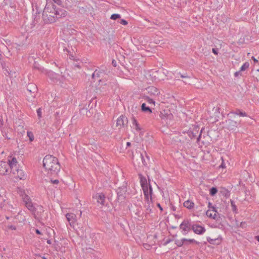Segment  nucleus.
I'll return each instance as SVG.
<instances>
[{
	"mask_svg": "<svg viewBox=\"0 0 259 259\" xmlns=\"http://www.w3.org/2000/svg\"><path fill=\"white\" fill-rule=\"evenodd\" d=\"M43 166L51 174H57L60 169L58 159L51 155H47L45 157Z\"/></svg>",
	"mask_w": 259,
	"mask_h": 259,
	"instance_id": "1",
	"label": "nucleus"
},
{
	"mask_svg": "<svg viewBox=\"0 0 259 259\" xmlns=\"http://www.w3.org/2000/svg\"><path fill=\"white\" fill-rule=\"evenodd\" d=\"M49 12L48 8H45L43 12V17L45 19L48 17V21L50 23L54 22L56 18L65 17L67 14V12L63 9L58 8L54 9L53 12H50L49 15L47 14Z\"/></svg>",
	"mask_w": 259,
	"mask_h": 259,
	"instance_id": "2",
	"label": "nucleus"
},
{
	"mask_svg": "<svg viewBox=\"0 0 259 259\" xmlns=\"http://www.w3.org/2000/svg\"><path fill=\"white\" fill-rule=\"evenodd\" d=\"M45 74L54 82L60 84L64 81L65 78L63 75H60L52 71H45Z\"/></svg>",
	"mask_w": 259,
	"mask_h": 259,
	"instance_id": "3",
	"label": "nucleus"
},
{
	"mask_svg": "<svg viewBox=\"0 0 259 259\" xmlns=\"http://www.w3.org/2000/svg\"><path fill=\"white\" fill-rule=\"evenodd\" d=\"M193 223H192L190 220H184L180 225V228L182 230L183 235H186L192 229Z\"/></svg>",
	"mask_w": 259,
	"mask_h": 259,
	"instance_id": "4",
	"label": "nucleus"
},
{
	"mask_svg": "<svg viewBox=\"0 0 259 259\" xmlns=\"http://www.w3.org/2000/svg\"><path fill=\"white\" fill-rule=\"evenodd\" d=\"M146 92L144 95H148L151 97H156L160 94L159 90L155 87H149L145 89Z\"/></svg>",
	"mask_w": 259,
	"mask_h": 259,
	"instance_id": "5",
	"label": "nucleus"
},
{
	"mask_svg": "<svg viewBox=\"0 0 259 259\" xmlns=\"http://www.w3.org/2000/svg\"><path fill=\"white\" fill-rule=\"evenodd\" d=\"M12 176L15 179H18L20 180H24L26 178V176L24 172L22 169H18L17 168L13 169L10 171Z\"/></svg>",
	"mask_w": 259,
	"mask_h": 259,
	"instance_id": "6",
	"label": "nucleus"
},
{
	"mask_svg": "<svg viewBox=\"0 0 259 259\" xmlns=\"http://www.w3.org/2000/svg\"><path fill=\"white\" fill-rule=\"evenodd\" d=\"M239 124V122L237 120L229 119L226 121L225 126L228 129L230 130H233L238 126Z\"/></svg>",
	"mask_w": 259,
	"mask_h": 259,
	"instance_id": "7",
	"label": "nucleus"
},
{
	"mask_svg": "<svg viewBox=\"0 0 259 259\" xmlns=\"http://www.w3.org/2000/svg\"><path fill=\"white\" fill-rule=\"evenodd\" d=\"M23 200L25 203V206L30 211L32 212H34L35 211V208L31 202V199L28 195H25L23 197Z\"/></svg>",
	"mask_w": 259,
	"mask_h": 259,
	"instance_id": "8",
	"label": "nucleus"
},
{
	"mask_svg": "<svg viewBox=\"0 0 259 259\" xmlns=\"http://www.w3.org/2000/svg\"><path fill=\"white\" fill-rule=\"evenodd\" d=\"M9 165L8 162L0 161V175H6L8 174Z\"/></svg>",
	"mask_w": 259,
	"mask_h": 259,
	"instance_id": "9",
	"label": "nucleus"
},
{
	"mask_svg": "<svg viewBox=\"0 0 259 259\" xmlns=\"http://www.w3.org/2000/svg\"><path fill=\"white\" fill-rule=\"evenodd\" d=\"M126 192V188L125 186H122L119 187L117 190V194L118 196V200L122 202L125 198V194Z\"/></svg>",
	"mask_w": 259,
	"mask_h": 259,
	"instance_id": "10",
	"label": "nucleus"
},
{
	"mask_svg": "<svg viewBox=\"0 0 259 259\" xmlns=\"http://www.w3.org/2000/svg\"><path fill=\"white\" fill-rule=\"evenodd\" d=\"M142 188L143 191L145 199H149L150 196L152 197L151 195L152 193V188L149 182L148 186H143Z\"/></svg>",
	"mask_w": 259,
	"mask_h": 259,
	"instance_id": "11",
	"label": "nucleus"
},
{
	"mask_svg": "<svg viewBox=\"0 0 259 259\" xmlns=\"http://www.w3.org/2000/svg\"><path fill=\"white\" fill-rule=\"evenodd\" d=\"M67 220L69 223L71 227H74L75 223L76 222V215L73 213H67L66 214Z\"/></svg>",
	"mask_w": 259,
	"mask_h": 259,
	"instance_id": "12",
	"label": "nucleus"
},
{
	"mask_svg": "<svg viewBox=\"0 0 259 259\" xmlns=\"http://www.w3.org/2000/svg\"><path fill=\"white\" fill-rule=\"evenodd\" d=\"M192 230L195 234L198 235L202 234L205 232V229L204 227H202L198 224L194 223L192 226Z\"/></svg>",
	"mask_w": 259,
	"mask_h": 259,
	"instance_id": "13",
	"label": "nucleus"
},
{
	"mask_svg": "<svg viewBox=\"0 0 259 259\" xmlns=\"http://www.w3.org/2000/svg\"><path fill=\"white\" fill-rule=\"evenodd\" d=\"M199 130V126L198 125H195L193 126V128H190L187 133L189 137L192 139L197 136Z\"/></svg>",
	"mask_w": 259,
	"mask_h": 259,
	"instance_id": "14",
	"label": "nucleus"
},
{
	"mask_svg": "<svg viewBox=\"0 0 259 259\" xmlns=\"http://www.w3.org/2000/svg\"><path fill=\"white\" fill-rule=\"evenodd\" d=\"M236 115L244 117L247 116V114L245 112L241 111L239 109H236L235 111H231L228 114V116H229L231 118H235Z\"/></svg>",
	"mask_w": 259,
	"mask_h": 259,
	"instance_id": "15",
	"label": "nucleus"
},
{
	"mask_svg": "<svg viewBox=\"0 0 259 259\" xmlns=\"http://www.w3.org/2000/svg\"><path fill=\"white\" fill-rule=\"evenodd\" d=\"M93 198L97 199V202L100 203L102 206L104 205L105 201V196L103 193H97Z\"/></svg>",
	"mask_w": 259,
	"mask_h": 259,
	"instance_id": "16",
	"label": "nucleus"
},
{
	"mask_svg": "<svg viewBox=\"0 0 259 259\" xmlns=\"http://www.w3.org/2000/svg\"><path fill=\"white\" fill-rule=\"evenodd\" d=\"M125 122L127 123V118L125 116L121 115L117 119L116 126H119V128H120L124 125Z\"/></svg>",
	"mask_w": 259,
	"mask_h": 259,
	"instance_id": "17",
	"label": "nucleus"
},
{
	"mask_svg": "<svg viewBox=\"0 0 259 259\" xmlns=\"http://www.w3.org/2000/svg\"><path fill=\"white\" fill-rule=\"evenodd\" d=\"M146 202L145 205V207L146 208V213H150L152 211V207H153L152 205V197H150L149 199H145Z\"/></svg>",
	"mask_w": 259,
	"mask_h": 259,
	"instance_id": "18",
	"label": "nucleus"
},
{
	"mask_svg": "<svg viewBox=\"0 0 259 259\" xmlns=\"http://www.w3.org/2000/svg\"><path fill=\"white\" fill-rule=\"evenodd\" d=\"M9 165V168H10L11 171L13 170L17 167V164L18 163L17 159L15 157H13L11 159H8L7 161Z\"/></svg>",
	"mask_w": 259,
	"mask_h": 259,
	"instance_id": "19",
	"label": "nucleus"
},
{
	"mask_svg": "<svg viewBox=\"0 0 259 259\" xmlns=\"http://www.w3.org/2000/svg\"><path fill=\"white\" fill-rule=\"evenodd\" d=\"M139 177L140 179V184L141 187L148 186L147 180L145 177H144L141 174H139Z\"/></svg>",
	"mask_w": 259,
	"mask_h": 259,
	"instance_id": "20",
	"label": "nucleus"
},
{
	"mask_svg": "<svg viewBox=\"0 0 259 259\" xmlns=\"http://www.w3.org/2000/svg\"><path fill=\"white\" fill-rule=\"evenodd\" d=\"M184 206L189 209H191L194 207V203L191 201L187 200L184 202Z\"/></svg>",
	"mask_w": 259,
	"mask_h": 259,
	"instance_id": "21",
	"label": "nucleus"
},
{
	"mask_svg": "<svg viewBox=\"0 0 259 259\" xmlns=\"http://www.w3.org/2000/svg\"><path fill=\"white\" fill-rule=\"evenodd\" d=\"M145 155L146 156V158H144V155L142 153L140 154V156H141V158L143 165L145 166H147L148 164V161H149V157L148 156H147V155L146 153H145Z\"/></svg>",
	"mask_w": 259,
	"mask_h": 259,
	"instance_id": "22",
	"label": "nucleus"
},
{
	"mask_svg": "<svg viewBox=\"0 0 259 259\" xmlns=\"http://www.w3.org/2000/svg\"><path fill=\"white\" fill-rule=\"evenodd\" d=\"M186 240H187V239H185V238H183L181 240H176L175 241V243L178 246L181 247L183 244H185V245L188 244V243H185V241H186Z\"/></svg>",
	"mask_w": 259,
	"mask_h": 259,
	"instance_id": "23",
	"label": "nucleus"
},
{
	"mask_svg": "<svg viewBox=\"0 0 259 259\" xmlns=\"http://www.w3.org/2000/svg\"><path fill=\"white\" fill-rule=\"evenodd\" d=\"M144 98L149 104H153V105H155V97H151L148 95H144Z\"/></svg>",
	"mask_w": 259,
	"mask_h": 259,
	"instance_id": "24",
	"label": "nucleus"
},
{
	"mask_svg": "<svg viewBox=\"0 0 259 259\" xmlns=\"http://www.w3.org/2000/svg\"><path fill=\"white\" fill-rule=\"evenodd\" d=\"M27 90L30 93H35L36 91V86L33 84H29L27 86Z\"/></svg>",
	"mask_w": 259,
	"mask_h": 259,
	"instance_id": "25",
	"label": "nucleus"
},
{
	"mask_svg": "<svg viewBox=\"0 0 259 259\" xmlns=\"http://www.w3.org/2000/svg\"><path fill=\"white\" fill-rule=\"evenodd\" d=\"M141 110L143 112L151 113L152 111L150 107L146 106L145 103H143L141 106Z\"/></svg>",
	"mask_w": 259,
	"mask_h": 259,
	"instance_id": "26",
	"label": "nucleus"
},
{
	"mask_svg": "<svg viewBox=\"0 0 259 259\" xmlns=\"http://www.w3.org/2000/svg\"><path fill=\"white\" fill-rule=\"evenodd\" d=\"M221 193L222 194L223 196H224L226 198H228L230 196V192L225 188H222L221 190Z\"/></svg>",
	"mask_w": 259,
	"mask_h": 259,
	"instance_id": "27",
	"label": "nucleus"
},
{
	"mask_svg": "<svg viewBox=\"0 0 259 259\" xmlns=\"http://www.w3.org/2000/svg\"><path fill=\"white\" fill-rule=\"evenodd\" d=\"M214 208L213 207V210L212 211L214 212V214H212V213H211V211H209V210H207L206 212V214L207 215V216L210 217V218H212L213 219H215V215H216V211L214 210Z\"/></svg>",
	"mask_w": 259,
	"mask_h": 259,
	"instance_id": "28",
	"label": "nucleus"
},
{
	"mask_svg": "<svg viewBox=\"0 0 259 259\" xmlns=\"http://www.w3.org/2000/svg\"><path fill=\"white\" fill-rule=\"evenodd\" d=\"M249 64L248 62H245L240 68V69L239 71H245L247 68L249 67Z\"/></svg>",
	"mask_w": 259,
	"mask_h": 259,
	"instance_id": "29",
	"label": "nucleus"
},
{
	"mask_svg": "<svg viewBox=\"0 0 259 259\" xmlns=\"http://www.w3.org/2000/svg\"><path fill=\"white\" fill-rule=\"evenodd\" d=\"M231 205L232 207V210L233 212L237 213V206H236L233 200H231Z\"/></svg>",
	"mask_w": 259,
	"mask_h": 259,
	"instance_id": "30",
	"label": "nucleus"
},
{
	"mask_svg": "<svg viewBox=\"0 0 259 259\" xmlns=\"http://www.w3.org/2000/svg\"><path fill=\"white\" fill-rule=\"evenodd\" d=\"M217 192H218V190H217V188H215V187H212L210 189V192L209 193H210V194L211 196H214V195L216 194Z\"/></svg>",
	"mask_w": 259,
	"mask_h": 259,
	"instance_id": "31",
	"label": "nucleus"
},
{
	"mask_svg": "<svg viewBox=\"0 0 259 259\" xmlns=\"http://www.w3.org/2000/svg\"><path fill=\"white\" fill-rule=\"evenodd\" d=\"M101 72L98 70H96L92 74V77L93 78H95L96 77H100V73Z\"/></svg>",
	"mask_w": 259,
	"mask_h": 259,
	"instance_id": "32",
	"label": "nucleus"
},
{
	"mask_svg": "<svg viewBox=\"0 0 259 259\" xmlns=\"http://www.w3.org/2000/svg\"><path fill=\"white\" fill-rule=\"evenodd\" d=\"M120 18V15L118 14H113L111 16L110 19L112 20H116Z\"/></svg>",
	"mask_w": 259,
	"mask_h": 259,
	"instance_id": "33",
	"label": "nucleus"
},
{
	"mask_svg": "<svg viewBox=\"0 0 259 259\" xmlns=\"http://www.w3.org/2000/svg\"><path fill=\"white\" fill-rule=\"evenodd\" d=\"M27 136L29 138L30 141H33L34 140V136L33 134L31 132H27Z\"/></svg>",
	"mask_w": 259,
	"mask_h": 259,
	"instance_id": "34",
	"label": "nucleus"
},
{
	"mask_svg": "<svg viewBox=\"0 0 259 259\" xmlns=\"http://www.w3.org/2000/svg\"><path fill=\"white\" fill-rule=\"evenodd\" d=\"M187 242L189 243H195L196 244H198L199 243L198 242H197L196 240H195L194 239H187V240L185 241V243H187Z\"/></svg>",
	"mask_w": 259,
	"mask_h": 259,
	"instance_id": "35",
	"label": "nucleus"
},
{
	"mask_svg": "<svg viewBox=\"0 0 259 259\" xmlns=\"http://www.w3.org/2000/svg\"><path fill=\"white\" fill-rule=\"evenodd\" d=\"M36 111L38 118H40L41 117V109L39 108Z\"/></svg>",
	"mask_w": 259,
	"mask_h": 259,
	"instance_id": "36",
	"label": "nucleus"
},
{
	"mask_svg": "<svg viewBox=\"0 0 259 259\" xmlns=\"http://www.w3.org/2000/svg\"><path fill=\"white\" fill-rule=\"evenodd\" d=\"M221 160H222V162L221 164L220 165V167L225 168L226 167V164L225 163L223 157H221Z\"/></svg>",
	"mask_w": 259,
	"mask_h": 259,
	"instance_id": "37",
	"label": "nucleus"
},
{
	"mask_svg": "<svg viewBox=\"0 0 259 259\" xmlns=\"http://www.w3.org/2000/svg\"><path fill=\"white\" fill-rule=\"evenodd\" d=\"M119 23L124 25L127 24V22L124 19H121Z\"/></svg>",
	"mask_w": 259,
	"mask_h": 259,
	"instance_id": "38",
	"label": "nucleus"
},
{
	"mask_svg": "<svg viewBox=\"0 0 259 259\" xmlns=\"http://www.w3.org/2000/svg\"><path fill=\"white\" fill-rule=\"evenodd\" d=\"M8 228L10 230H15L16 229V227L13 225H10L8 226Z\"/></svg>",
	"mask_w": 259,
	"mask_h": 259,
	"instance_id": "39",
	"label": "nucleus"
},
{
	"mask_svg": "<svg viewBox=\"0 0 259 259\" xmlns=\"http://www.w3.org/2000/svg\"><path fill=\"white\" fill-rule=\"evenodd\" d=\"M132 123H133V125H135L137 123H138L136 119L134 117H133V118H132Z\"/></svg>",
	"mask_w": 259,
	"mask_h": 259,
	"instance_id": "40",
	"label": "nucleus"
},
{
	"mask_svg": "<svg viewBox=\"0 0 259 259\" xmlns=\"http://www.w3.org/2000/svg\"><path fill=\"white\" fill-rule=\"evenodd\" d=\"M51 181L52 183H53L54 184H58L59 183V181L58 180H51Z\"/></svg>",
	"mask_w": 259,
	"mask_h": 259,
	"instance_id": "41",
	"label": "nucleus"
},
{
	"mask_svg": "<svg viewBox=\"0 0 259 259\" xmlns=\"http://www.w3.org/2000/svg\"><path fill=\"white\" fill-rule=\"evenodd\" d=\"M202 130H203L202 128L201 130L200 133V134H199V136H198V137L197 138V142H199V140H200V139L201 136V133L202 132Z\"/></svg>",
	"mask_w": 259,
	"mask_h": 259,
	"instance_id": "42",
	"label": "nucleus"
},
{
	"mask_svg": "<svg viewBox=\"0 0 259 259\" xmlns=\"http://www.w3.org/2000/svg\"><path fill=\"white\" fill-rule=\"evenodd\" d=\"M212 52L215 54V55H218V51L217 49H212Z\"/></svg>",
	"mask_w": 259,
	"mask_h": 259,
	"instance_id": "43",
	"label": "nucleus"
},
{
	"mask_svg": "<svg viewBox=\"0 0 259 259\" xmlns=\"http://www.w3.org/2000/svg\"><path fill=\"white\" fill-rule=\"evenodd\" d=\"M112 65H113V66L114 67H116V66H117V62L115 60H113V61L112 62Z\"/></svg>",
	"mask_w": 259,
	"mask_h": 259,
	"instance_id": "44",
	"label": "nucleus"
},
{
	"mask_svg": "<svg viewBox=\"0 0 259 259\" xmlns=\"http://www.w3.org/2000/svg\"><path fill=\"white\" fill-rule=\"evenodd\" d=\"M134 126H135V128L137 131H139L140 130V128L139 127V124L138 123H137L136 125H135Z\"/></svg>",
	"mask_w": 259,
	"mask_h": 259,
	"instance_id": "45",
	"label": "nucleus"
},
{
	"mask_svg": "<svg viewBox=\"0 0 259 259\" xmlns=\"http://www.w3.org/2000/svg\"><path fill=\"white\" fill-rule=\"evenodd\" d=\"M143 245L145 248H146L147 249H149V248L150 247L149 245H148V244H145Z\"/></svg>",
	"mask_w": 259,
	"mask_h": 259,
	"instance_id": "46",
	"label": "nucleus"
},
{
	"mask_svg": "<svg viewBox=\"0 0 259 259\" xmlns=\"http://www.w3.org/2000/svg\"><path fill=\"white\" fill-rule=\"evenodd\" d=\"M240 71H238L234 73L235 76H236V77L238 76L239 75V74H240Z\"/></svg>",
	"mask_w": 259,
	"mask_h": 259,
	"instance_id": "47",
	"label": "nucleus"
},
{
	"mask_svg": "<svg viewBox=\"0 0 259 259\" xmlns=\"http://www.w3.org/2000/svg\"><path fill=\"white\" fill-rule=\"evenodd\" d=\"M252 59L255 63H257L258 62V61L254 57H252Z\"/></svg>",
	"mask_w": 259,
	"mask_h": 259,
	"instance_id": "48",
	"label": "nucleus"
},
{
	"mask_svg": "<svg viewBox=\"0 0 259 259\" xmlns=\"http://www.w3.org/2000/svg\"><path fill=\"white\" fill-rule=\"evenodd\" d=\"M172 116V115L171 114H169L168 115H167V118H169V119H171Z\"/></svg>",
	"mask_w": 259,
	"mask_h": 259,
	"instance_id": "49",
	"label": "nucleus"
},
{
	"mask_svg": "<svg viewBox=\"0 0 259 259\" xmlns=\"http://www.w3.org/2000/svg\"><path fill=\"white\" fill-rule=\"evenodd\" d=\"M181 77L182 78H188L189 77L187 75H182V74H181Z\"/></svg>",
	"mask_w": 259,
	"mask_h": 259,
	"instance_id": "50",
	"label": "nucleus"
},
{
	"mask_svg": "<svg viewBox=\"0 0 259 259\" xmlns=\"http://www.w3.org/2000/svg\"><path fill=\"white\" fill-rule=\"evenodd\" d=\"M254 239L259 242V236H255Z\"/></svg>",
	"mask_w": 259,
	"mask_h": 259,
	"instance_id": "51",
	"label": "nucleus"
},
{
	"mask_svg": "<svg viewBox=\"0 0 259 259\" xmlns=\"http://www.w3.org/2000/svg\"><path fill=\"white\" fill-rule=\"evenodd\" d=\"M36 233L37 234H41V232L39 230H38V229L36 230Z\"/></svg>",
	"mask_w": 259,
	"mask_h": 259,
	"instance_id": "52",
	"label": "nucleus"
},
{
	"mask_svg": "<svg viewBox=\"0 0 259 259\" xmlns=\"http://www.w3.org/2000/svg\"><path fill=\"white\" fill-rule=\"evenodd\" d=\"M157 206L160 208V209L161 210H162V207H161V206H160V204H159V203H157Z\"/></svg>",
	"mask_w": 259,
	"mask_h": 259,
	"instance_id": "53",
	"label": "nucleus"
},
{
	"mask_svg": "<svg viewBox=\"0 0 259 259\" xmlns=\"http://www.w3.org/2000/svg\"><path fill=\"white\" fill-rule=\"evenodd\" d=\"M212 239H210L209 238H207V241L210 242V243H211V242L212 241Z\"/></svg>",
	"mask_w": 259,
	"mask_h": 259,
	"instance_id": "54",
	"label": "nucleus"
},
{
	"mask_svg": "<svg viewBox=\"0 0 259 259\" xmlns=\"http://www.w3.org/2000/svg\"><path fill=\"white\" fill-rule=\"evenodd\" d=\"M170 242V240H167L165 242V244H167L168 243H169Z\"/></svg>",
	"mask_w": 259,
	"mask_h": 259,
	"instance_id": "55",
	"label": "nucleus"
},
{
	"mask_svg": "<svg viewBox=\"0 0 259 259\" xmlns=\"http://www.w3.org/2000/svg\"><path fill=\"white\" fill-rule=\"evenodd\" d=\"M47 243H48L49 244H51V241L50 240H48Z\"/></svg>",
	"mask_w": 259,
	"mask_h": 259,
	"instance_id": "56",
	"label": "nucleus"
},
{
	"mask_svg": "<svg viewBox=\"0 0 259 259\" xmlns=\"http://www.w3.org/2000/svg\"><path fill=\"white\" fill-rule=\"evenodd\" d=\"M126 145L127 146H129L131 145V143L130 142H127Z\"/></svg>",
	"mask_w": 259,
	"mask_h": 259,
	"instance_id": "57",
	"label": "nucleus"
},
{
	"mask_svg": "<svg viewBox=\"0 0 259 259\" xmlns=\"http://www.w3.org/2000/svg\"><path fill=\"white\" fill-rule=\"evenodd\" d=\"M39 70H40L42 72H44L43 70H41V68H37Z\"/></svg>",
	"mask_w": 259,
	"mask_h": 259,
	"instance_id": "58",
	"label": "nucleus"
},
{
	"mask_svg": "<svg viewBox=\"0 0 259 259\" xmlns=\"http://www.w3.org/2000/svg\"><path fill=\"white\" fill-rule=\"evenodd\" d=\"M211 204L209 202V204H208V206H209V207H210V206H211Z\"/></svg>",
	"mask_w": 259,
	"mask_h": 259,
	"instance_id": "59",
	"label": "nucleus"
},
{
	"mask_svg": "<svg viewBox=\"0 0 259 259\" xmlns=\"http://www.w3.org/2000/svg\"><path fill=\"white\" fill-rule=\"evenodd\" d=\"M81 214H82V211H80V216H81Z\"/></svg>",
	"mask_w": 259,
	"mask_h": 259,
	"instance_id": "60",
	"label": "nucleus"
},
{
	"mask_svg": "<svg viewBox=\"0 0 259 259\" xmlns=\"http://www.w3.org/2000/svg\"><path fill=\"white\" fill-rule=\"evenodd\" d=\"M42 259H47V258L46 257L44 256V257H42Z\"/></svg>",
	"mask_w": 259,
	"mask_h": 259,
	"instance_id": "61",
	"label": "nucleus"
},
{
	"mask_svg": "<svg viewBox=\"0 0 259 259\" xmlns=\"http://www.w3.org/2000/svg\"><path fill=\"white\" fill-rule=\"evenodd\" d=\"M257 71H258V72H259V69H258V70H257Z\"/></svg>",
	"mask_w": 259,
	"mask_h": 259,
	"instance_id": "62",
	"label": "nucleus"
}]
</instances>
